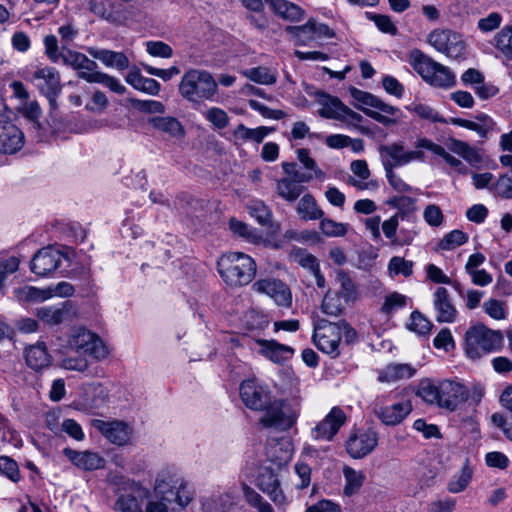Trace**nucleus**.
<instances>
[{
	"instance_id": "nucleus-1",
	"label": "nucleus",
	"mask_w": 512,
	"mask_h": 512,
	"mask_svg": "<svg viewBox=\"0 0 512 512\" xmlns=\"http://www.w3.org/2000/svg\"><path fill=\"white\" fill-rule=\"evenodd\" d=\"M408 61L417 74L430 86L450 89L456 85L454 72L448 66L435 61L421 50H411Z\"/></svg>"
},
{
	"instance_id": "nucleus-2",
	"label": "nucleus",
	"mask_w": 512,
	"mask_h": 512,
	"mask_svg": "<svg viewBox=\"0 0 512 512\" xmlns=\"http://www.w3.org/2000/svg\"><path fill=\"white\" fill-rule=\"evenodd\" d=\"M301 407L302 401L298 396L284 399L272 397L269 405L262 410L259 422L265 428L287 431L296 424Z\"/></svg>"
},
{
	"instance_id": "nucleus-3",
	"label": "nucleus",
	"mask_w": 512,
	"mask_h": 512,
	"mask_svg": "<svg viewBox=\"0 0 512 512\" xmlns=\"http://www.w3.org/2000/svg\"><path fill=\"white\" fill-rule=\"evenodd\" d=\"M222 279L230 286H244L252 282L256 274V263L247 254L230 252L217 261Z\"/></svg>"
},
{
	"instance_id": "nucleus-4",
	"label": "nucleus",
	"mask_w": 512,
	"mask_h": 512,
	"mask_svg": "<svg viewBox=\"0 0 512 512\" xmlns=\"http://www.w3.org/2000/svg\"><path fill=\"white\" fill-rule=\"evenodd\" d=\"M503 345V334L483 324L470 327L465 333L464 351L471 360L499 350Z\"/></svg>"
},
{
	"instance_id": "nucleus-5",
	"label": "nucleus",
	"mask_w": 512,
	"mask_h": 512,
	"mask_svg": "<svg viewBox=\"0 0 512 512\" xmlns=\"http://www.w3.org/2000/svg\"><path fill=\"white\" fill-rule=\"evenodd\" d=\"M217 82L209 73L200 69H189L182 76L179 93L190 102L212 100L217 92Z\"/></svg>"
},
{
	"instance_id": "nucleus-6",
	"label": "nucleus",
	"mask_w": 512,
	"mask_h": 512,
	"mask_svg": "<svg viewBox=\"0 0 512 512\" xmlns=\"http://www.w3.org/2000/svg\"><path fill=\"white\" fill-rule=\"evenodd\" d=\"M316 97V102L320 106L318 114L321 117L340 121L347 126L359 128L362 133L366 132L363 127L358 126L363 121L362 115L350 109L338 97L322 91H318Z\"/></svg>"
},
{
	"instance_id": "nucleus-7",
	"label": "nucleus",
	"mask_w": 512,
	"mask_h": 512,
	"mask_svg": "<svg viewBox=\"0 0 512 512\" xmlns=\"http://www.w3.org/2000/svg\"><path fill=\"white\" fill-rule=\"evenodd\" d=\"M427 42L448 58L454 60L466 59L467 44L458 32L450 29H434L428 34Z\"/></svg>"
},
{
	"instance_id": "nucleus-8",
	"label": "nucleus",
	"mask_w": 512,
	"mask_h": 512,
	"mask_svg": "<svg viewBox=\"0 0 512 512\" xmlns=\"http://www.w3.org/2000/svg\"><path fill=\"white\" fill-rule=\"evenodd\" d=\"M378 152L385 171L394 170V168L407 165L414 160L423 161L425 156L424 152L420 150H405L404 143L401 141L382 144L378 147Z\"/></svg>"
},
{
	"instance_id": "nucleus-9",
	"label": "nucleus",
	"mask_w": 512,
	"mask_h": 512,
	"mask_svg": "<svg viewBox=\"0 0 512 512\" xmlns=\"http://www.w3.org/2000/svg\"><path fill=\"white\" fill-rule=\"evenodd\" d=\"M313 341L323 353L333 357L338 356L341 333L337 322H330L326 319L318 320L314 327Z\"/></svg>"
},
{
	"instance_id": "nucleus-10",
	"label": "nucleus",
	"mask_w": 512,
	"mask_h": 512,
	"mask_svg": "<svg viewBox=\"0 0 512 512\" xmlns=\"http://www.w3.org/2000/svg\"><path fill=\"white\" fill-rule=\"evenodd\" d=\"M240 398L244 405L254 411L262 412L269 405L272 396L268 386L256 379H247L240 384Z\"/></svg>"
},
{
	"instance_id": "nucleus-11",
	"label": "nucleus",
	"mask_w": 512,
	"mask_h": 512,
	"mask_svg": "<svg viewBox=\"0 0 512 512\" xmlns=\"http://www.w3.org/2000/svg\"><path fill=\"white\" fill-rule=\"evenodd\" d=\"M347 416L342 408L334 406L329 413L311 429L310 436L315 441L330 442L346 423Z\"/></svg>"
},
{
	"instance_id": "nucleus-12",
	"label": "nucleus",
	"mask_w": 512,
	"mask_h": 512,
	"mask_svg": "<svg viewBox=\"0 0 512 512\" xmlns=\"http://www.w3.org/2000/svg\"><path fill=\"white\" fill-rule=\"evenodd\" d=\"M70 345L80 354L89 355L96 360L104 359L108 355L103 341L86 329H79L71 338Z\"/></svg>"
},
{
	"instance_id": "nucleus-13",
	"label": "nucleus",
	"mask_w": 512,
	"mask_h": 512,
	"mask_svg": "<svg viewBox=\"0 0 512 512\" xmlns=\"http://www.w3.org/2000/svg\"><path fill=\"white\" fill-rule=\"evenodd\" d=\"M378 444V434L372 429L351 432L346 441V451L354 459L370 454Z\"/></svg>"
},
{
	"instance_id": "nucleus-14",
	"label": "nucleus",
	"mask_w": 512,
	"mask_h": 512,
	"mask_svg": "<svg viewBox=\"0 0 512 512\" xmlns=\"http://www.w3.org/2000/svg\"><path fill=\"white\" fill-rule=\"evenodd\" d=\"M439 407L448 411H455L469 398V390L465 385L453 380L439 382Z\"/></svg>"
},
{
	"instance_id": "nucleus-15",
	"label": "nucleus",
	"mask_w": 512,
	"mask_h": 512,
	"mask_svg": "<svg viewBox=\"0 0 512 512\" xmlns=\"http://www.w3.org/2000/svg\"><path fill=\"white\" fill-rule=\"evenodd\" d=\"M66 256L58 249L48 246L40 249L30 262V270L38 276H47L56 271Z\"/></svg>"
},
{
	"instance_id": "nucleus-16",
	"label": "nucleus",
	"mask_w": 512,
	"mask_h": 512,
	"mask_svg": "<svg viewBox=\"0 0 512 512\" xmlns=\"http://www.w3.org/2000/svg\"><path fill=\"white\" fill-rule=\"evenodd\" d=\"M253 289L272 298L278 306L289 308L292 305L291 289L279 279H260L253 284Z\"/></svg>"
},
{
	"instance_id": "nucleus-17",
	"label": "nucleus",
	"mask_w": 512,
	"mask_h": 512,
	"mask_svg": "<svg viewBox=\"0 0 512 512\" xmlns=\"http://www.w3.org/2000/svg\"><path fill=\"white\" fill-rule=\"evenodd\" d=\"M93 426L98 429L111 443L123 446L129 443L132 436V428L123 421L106 422L94 420Z\"/></svg>"
},
{
	"instance_id": "nucleus-18",
	"label": "nucleus",
	"mask_w": 512,
	"mask_h": 512,
	"mask_svg": "<svg viewBox=\"0 0 512 512\" xmlns=\"http://www.w3.org/2000/svg\"><path fill=\"white\" fill-rule=\"evenodd\" d=\"M412 411L411 402L408 400L384 405L377 403L374 413L378 419L387 426L400 424Z\"/></svg>"
},
{
	"instance_id": "nucleus-19",
	"label": "nucleus",
	"mask_w": 512,
	"mask_h": 512,
	"mask_svg": "<svg viewBox=\"0 0 512 512\" xmlns=\"http://www.w3.org/2000/svg\"><path fill=\"white\" fill-rule=\"evenodd\" d=\"M24 145L23 132L13 123L0 120V153L14 154Z\"/></svg>"
},
{
	"instance_id": "nucleus-20",
	"label": "nucleus",
	"mask_w": 512,
	"mask_h": 512,
	"mask_svg": "<svg viewBox=\"0 0 512 512\" xmlns=\"http://www.w3.org/2000/svg\"><path fill=\"white\" fill-rule=\"evenodd\" d=\"M26 365L36 373L42 372L52 364V356L44 342H37L24 350Z\"/></svg>"
},
{
	"instance_id": "nucleus-21",
	"label": "nucleus",
	"mask_w": 512,
	"mask_h": 512,
	"mask_svg": "<svg viewBox=\"0 0 512 512\" xmlns=\"http://www.w3.org/2000/svg\"><path fill=\"white\" fill-rule=\"evenodd\" d=\"M433 306L438 322L451 323L455 320L457 310L452 303L449 291L444 287H438L433 294Z\"/></svg>"
},
{
	"instance_id": "nucleus-22",
	"label": "nucleus",
	"mask_w": 512,
	"mask_h": 512,
	"mask_svg": "<svg viewBox=\"0 0 512 512\" xmlns=\"http://www.w3.org/2000/svg\"><path fill=\"white\" fill-rule=\"evenodd\" d=\"M63 454L73 465L85 471H93L105 466V459L96 452L88 450L80 452L71 448H65Z\"/></svg>"
},
{
	"instance_id": "nucleus-23",
	"label": "nucleus",
	"mask_w": 512,
	"mask_h": 512,
	"mask_svg": "<svg viewBox=\"0 0 512 512\" xmlns=\"http://www.w3.org/2000/svg\"><path fill=\"white\" fill-rule=\"evenodd\" d=\"M32 79L37 81L36 86L41 94L61 92L60 74L54 67L45 66L34 71Z\"/></svg>"
},
{
	"instance_id": "nucleus-24",
	"label": "nucleus",
	"mask_w": 512,
	"mask_h": 512,
	"mask_svg": "<svg viewBox=\"0 0 512 512\" xmlns=\"http://www.w3.org/2000/svg\"><path fill=\"white\" fill-rule=\"evenodd\" d=\"M75 311L69 301L59 306L42 307L37 310V317L48 325H59L72 318Z\"/></svg>"
},
{
	"instance_id": "nucleus-25",
	"label": "nucleus",
	"mask_w": 512,
	"mask_h": 512,
	"mask_svg": "<svg viewBox=\"0 0 512 512\" xmlns=\"http://www.w3.org/2000/svg\"><path fill=\"white\" fill-rule=\"evenodd\" d=\"M131 494L120 495L115 502V510L119 512H142L141 504L137 497H148L149 491L140 484L130 483Z\"/></svg>"
},
{
	"instance_id": "nucleus-26",
	"label": "nucleus",
	"mask_w": 512,
	"mask_h": 512,
	"mask_svg": "<svg viewBox=\"0 0 512 512\" xmlns=\"http://www.w3.org/2000/svg\"><path fill=\"white\" fill-rule=\"evenodd\" d=\"M179 479L177 475L170 469L161 470L155 479L154 490L155 493L163 500L168 503H172V497L174 495V489L179 486Z\"/></svg>"
},
{
	"instance_id": "nucleus-27",
	"label": "nucleus",
	"mask_w": 512,
	"mask_h": 512,
	"mask_svg": "<svg viewBox=\"0 0 512 512\" xmlns=\"http://www.w3.org/2000/svg\"><path fill=\"white\" fill-rule=\"evenodd\" d=\"M258 488L276 504L282 505L285 503V495L280 488V483L277 475L271 471H266L258 477Z\"/></svg>"
},
{
	"instance_id": "nucleus-28",
	"label": "nucleus",
	"mask_w": 512,
	"mask_h": 512,
	"mask_svg": "<svg viewBox=\"0 0 512 512\" xmlns=\"http://www.w3.org/2000/svg\"><path fill=\"white\" fill-rule=\"evenodd\" d=\"M148 123L157 131L167 134L171 138H182L185 129L181 122L172 116L150 117Z\"/></svg>"
},
{
	"instance_id": "nucleus-29",
	"label": "nucleus",
	"mask_w": 512,
	"mask_h": 512,
	"mask_svg": "<svg viewBox=\"0 0 512 512\" xmlns=\"http://www.w3.org/2000/svg\"><path fill=\"white\" fill-rule=\"evenodd\" d=\"M350 94H351L352 98L355 101L359 102L360 104L376 108L383 113L390 114L393 116H396L397 114L400 113L399 108L389 105L387 103H384L378 97L374 96L373 94H371L369 92L362 91L357 88H351Z\"/></svg>"
},
{
	"instance_id": "nucleus-30",
	"label": "nucleus",
	"mask_w": 512,
	"mask_h": 512,
	"mask_svg": "<svg viewBox=\"0 0 512 512\" xmlns=\"http://www.w3.org/2000/svg\"><path fill=\"white\" fill-rule=\"evenodd\" d=\"M88 53L94 58L101 61L107 67H115L124 70L129 66L127 56L122 52H115L106 49L89 48Z\"/></svg>"
},
{
	"instance_id": "nucleus-31",
	"label": "nucleus",
	"mask_w": 512,
	"mask_h": 512,
	"mask_svg": "<svg viewBox=\"0 0 512 512\" xmlns=\"http://www.w3.org/2000/svg\"><path fill=\"white\" fill-rule=\"evenodd\" d=\"M257 343L261 346L264 356L275 363H281L288 358V355L294 353V349L290 346L280 344L276 340L259 339Z\"/></svg>"
},
{
	"instance_id": "nucleus-32",
	"label": "nucleus",
	"mask_w": 512,
	"mask_h": 512,
	"mask_svg": "<svg viewBox=\"0 0 512 512\" xmlns=\"http://www.w3.org/2000/svg\"><path fill=\"white\" fill-rule=\"evenodd\" d=\"M296 212L304 221L319 220L324 216V211L318 206L316 199L310 193L304 194L297 203Z\"/></svg>"
},
{
	"instance_id": "nucleus-33",
	"label": "nucleus",
	"mask_w": 512,
	"mask_h": 512,
	"mask_svg": "<svg viewBox=\"0 0 512 512\" xmlns=\"http://www.w3.org/2000/svg\"><path fill=\"white\" fill-rule=\"evenodd\" d=\"M126 82L133 88L153 96L158 95L161 88L158 81L142 76L137 68H133L129 71L126 76Z\"/></svg>"
},
{
	"instance_id": "nucleus-34",
	"label": "nucleus",
	"mask_w": 512,
	"mask_h": 512,
	"mask_svg": "<svg viewBox=\"0 0 512 512\" xmlns=\"http://www.w3.org/2000/svg\"><path fill=\"white\" fill-rule=\"evenodd\" d=\"M13 295L20 303H38L51 298V294L45 289L28 285L14 288Z\"/></svg>"
},
{
	"instance_id": "nucleus-35",
	"label": "nucleus",
	"mask_w": 512,
	"mask_h": 512,
	"mask_svg": "<svg viewBox=\"0 0 512 512\" xmlns=\"http://www.w3.org/2000/svg\"><path fill=\"white\" fill-rule=\"evenodd\" d=\"M271 9L281 18L289 21H299L303 16V10L288 0H265Z\"/></svg>"
},
{
	"instance_id": "nucleus-36",
	"label": "nucleus",
	"mask_w": 512,
	"mask_h": 512,
	"mask_svg": "<svg viewBox=\"0 0 512 512\" xmlns=\"http://www.w3.org/2000/svg\"><path fill=\"white\" fill-rule=\"evenodd\" d=\"M305 187L297 183V181L289 180L283 177L276 181L277 195L288 203L295 202L304 192Z\"/></svg>"
},
{
	"instance_id": "nucleus-37",
	"label": "nucleus",
	"mask_w": 512,
	"mask_h": 512,
	"mask_svg": "<svg viewBox=\"0 0 512 512\" xmlns=\"http://www.w3.org/2000/svg\"><path fill=\"white\" fill-rule=\"evenodd\" d=\"M415 370L408 364L388 365L378 373L379 382H395L405 378H411Z\"/></svg>"
},
{
	"instance_id": "nucleus-38",
	"label": "nucleus",
	"mask_w": 512,
	"mask_h": 512,
	"mask_svg": "<svg viewBox=\"0 0 512 512\" xmlns=\"http://www.w3.org/2000/svg\"><path fill=\"white\" fill-rule=\"evenodd\" d=\"M343 475L345 479L344 494L346 496H353L357 494L364 484L366 475L361 470H355L351 467H344Z\"/></svg>"
},
{
	"instance_id": "nucleus-39",
	"label": "nucleus",
	"mask_w": 512,
	"mask_h": 512,
	"mask_svg": "<svg viewBox=\"0 0 512 512\" xmlns=\"http://www.w3.org/2000/svg\"><path fill=\"white\" fill-rule=\"evenodd\" d=\"M416 200L408 196H394L387 200V205L397 209L393 216L401 220L409 219L416 210Z\"/></svg>"
},
{
	"instance_id": "nucleus-40",
	"label": "nucleus",
	"mask_w": 512,
	"mask_h": 512,
	"mask_svg": "<svg viewBox=\"0 0 512 512\" xmlns=\"http://www.w3.org/2000/svg\"><path fill=\"white\" fill-rule=\"evenodd\" d=\"M286 31L291 34L296 45H311L315 40L312 19L302 26H287Z\"/></svg>"
},
{
	"instance_id": "nucleus-41",
	"label": "nucleus",
	"mask_w": 512,
	"mask_h": 512,
	"mask_svg": "<svg viewBox=\"0 0 512 512\" xmlns=\"http://www.w3.org/2000/svg\"><path fill=\"white\" fill-rule=\"evenodd\" d=\"M247 211L260 225L269 226L272 220L271 209L261 200H251L247 203Z\"/></svg>"
},
{
	"instance_id": "nucleus-42",
	"label": "nucleus",
	"mask_w": 512,
	"mask_h": 512,
	"mask_svg": "<svg viewBox=\"0 0 512 512\" xmlns=\"http://www.w3.org/2000/svg\"><path fill=\"white\" fill-rule=\"evenodd\" d=\"M439 383L436 384L431 379H422L419 382L417 389V396H419L424 402L437 405L439 407Z\"/></svg>"
},
{
	"instance_id": "nucleus-43",
	"label": "nucleus",
	"mask_w": 512,
	"mask_h": 512,
	"mask_svg": "<svg viewBox=\"0 0 512 512\" xmlns=\"http://www.w3.org/2000/svg\"><path fill=\"white\" fill-rule=\"evenodd\" d=\"M344 306V299L339 292L328 291L322 301L321 309L327 315L338 316L342 314Z\"/></svg>"
},
{
	"instance_id": "nucleus-44",
	"label": "nucleus",
	"mask_w": 512,
	"mask_h": 512,
	"mask_svg": "<svg viewBox=\"0 0 512 512\" xmlns=\"http://www.w3.org/2000/svg\"><path fill=\"white\" fill-rule=\"evenodd\" d=\"M494 45L507 60H512V25L505 26L495 35Z\"/></svg>"
},
{
	"instance_id": "nucleus-45",
	"label": "nucleus",
	"mask_w": 512,
	"mask_h": 512,
	"mask_svg": "<svg viewBox=\"0 0 512 512\" xmlns=\"http://www.w3.org/2000/svg\"><path fill=\"white\" fill-rule=\"evenodd\" d=\"M410 112L416 114L419 118L430 121L432 123H447L448 121L442 117L434 108L424 103H412L406 107Z\"/></svg>"
},
{
	"instance_id": "nucleus-46",
	"label": "nucleus",
	"mask_w": 512,
	"mask_h": 512,
	"mask_svg": "<svg viewBox=\"0 0 512 512\" xmlns=\"http://www.w3.org/2000/svg\"><path fill=\"white\" fill-rule=\"evenodd\" d=\"M244 75L251 81L262 85H272L277 80L275 73L271 69L261 66L246 70Z\"/></svg>"
},
{
	"instance_id": "nucleus-47",
	"label": "nucleus",
	"mask_w": 512,
	"mask_h": 512,
	"mask_svg": "<svg viewBox=\"0 0 512 512\" xmlns=\"http://www.w3.org/2000/svg\"><path fill=\"white\" fill-rule=\"evenodd\" d=\"M271 130L267 127L261 126L255 129L246 127L244 124H239L234 131L235 137L242 140H253L257 143L263 141Z\"/></svg>"
},
{
	"instance_id": "nucleus-48",
	"label": "nucleus",
	"mask_w": 512,
	"mask_h": 512,
	"mask_svg": "<svg viewBox=\"0 0 512 512\" xmlns=\"http://www.w3.org/2000/svg\"><path fill=\"white\" fill-rule=\"evenodd\" d=\"M243 495L248 504L258 512H274L272 506L263 500L262 496L246 484L242 486Z\"/></svg>"
},
{
	"instance_id": "nucleus-49",
	"label": "nucleus",
	"mask_w": 512,
	"mask_h": 512,
	"mask_svg": "<svg viewBox=\"0 0 512 512\" xmlns=\"http://www.w3.org/2000/svg\"><path fill=\"white\" fill-rule=\"evenodd\" d=\"M468 241V235L461 230H453L447 233L439 242V248L442 250H453Z\"/></svg>"
},
{
	"instance_id": "nucleus-50",
	"label": "nucleus",
	"mask_w": 512,
	"mask_h": 512,
	"mask_svg": "<svg viewBox=\"0 0 512 512\" xmlns=\"http://www.w3.org/2000/svg\"><path fill=\"white\" fill-rule=\"evenodd\" d=\"M19 267V259L11 256L8 258L0 259V293L5 294L6 286L5 281L8 275L16 272Z\"/></svg>"
},
{
	"instance_id": "nucleus-51",
	"label": "nucleus",
	"mask_w": 512,
	"mask_h": 512,
	"mask_svg": "<svg viewBox=\"0 0 512 512\" xmlns=\"http://www.w3.org/2000/svg\"><path fill=\"white\" fill-rule=\"evenodd\" d=\"M320 229L328 237H341L347 233L348 224L336 222L329 218H322Z\"/></svg>"
},
{
	"instance_id": "nucleus-52",
	"label": "nucleus",
	"mask_w": 512,
	"mask_h": 512,
	"mask_svg": "<svg viewBox=\"0 0 512 512\" xmlns=\"http://www.w3.org/2000/svg\"><path fill=\"white\" fill-rule=\"evenodd\" d=\"M491 191L504 199H512V173L501 175L498 180L491 184Z\"/></svg>"
},
{
	"instance_id": "nucleus-53",
	"label": "nucleus",
	"mask_w": 512,
	"mask_h": 512,
	"mask_svg": "<svg viewBox=\"0 0 512 512\" xmlns=\"http://www.w3.org/2000/svg\"><path fill=\"white\" fill-rule=\"evenodd\" d=\"M0 473L14 483L21 477L17 462L8 456H0Z\"/></svg>"
},
{
	"instance_id": "nucleus-54",
	"label": "nucleus",
	"mask_w": 512,
	"mask_h": 512,
	"mask_svg": "<svg viewBox=\"0 0 512 512\" xmlns=\"http://www.w3.org/2000/svg\"><path fill=\"white\" fill-rule=\"evenodd\" d=\"M409 329L419 335H427L432 327L431 322L418 311H413L410 316Z\"/></svg>"
},
{
	"instance_id": "nucleus-55",
	"label": "nucleus",
	"mask_w": 512,
	"mask_h": 512,
	"mask_svg": "<svg viewBox=\"0 0 512 512\" xmlns=\"http://www.w3.org/2000/svg\"><path fill=\"white\" fill-rule=\"evenodd\" d=\"M449 122L453 125L475 131L480 137H486L487 133L493 129L492 126L487 124H480L476 123L475 121L462 118H450Z\"/></svg>"
},
{
	"instance_id": "nucleus-56",
	"label": "nucleus",
	"mask_w": 512,
	"mask_h": 512,
	"mask_svg": "<svg viewBox=\"0 0 512 512\" xmlns=\"http://www.w3.org/2000/svg\"><path fill=\"white\" fill-rule=\"evenodd\" d=\"M131 103L134 108L143 113L163 114L165 112V106L160 101L133 99Z\"/></svg>"
},
{
	"instance_id": "nucleus-57",
	"label": "nucleus",
	"mask_w": 512,
	"mask_h": 512,
	"mask_svg": "<svg viewBox=\"0 0 512 512\" xmlns=\"http://www.w3.org/2000/svg\"><path fill=\"white\" fill-rule=\"evenodd\" d=\"M230 230L246 240L254 241L257 238L256 230L251 228L246 223L232 218L229 222Z\"/></svg>"
},
{
	"instance_id": "nucleus-58",
	"label": "nucleus",
	"mask_w": 512,
	"mask_h": 512,
	"mask_svg": "<svg viewBox=\"0 0 512 512\" xmlns=\"http://www.w3.org/2000/svg\"><path fill=\"white\" fill-rule=\"evenodd\" d=\"M60 59L64 65L72 67L74 70H77V68L82 65L83 61L87 63V56L85 54L65 47L62 48V56Z\"/></svg>"
},
{
	"instance_id": "nucleus-59",
	"label": "nucleus",
	"mask_w": 512,
	"mask_h": 512,
	"mask_svg": "<svg viewBox=\"0 0 512 512\" xmlns=\"http://www.w3.org/2000/svg\"><path fill=\"white\" fill-rule=\"evenodd\" d=\"M484 311L495 320L506 318L505 303L497 299H489L483 304Z\"/></svg>"
},
{
	"instance_id": "nucleus-60",
	"label": "nucleus",
	"mask_w": 512,
	"mask_h": 512,
	"mask_svg": "<svg viewBox=\"0 0 512 512\" xmlns=\"http://www.w3.org/2000/svg\"><path fill=\"white\" fill-rule=\"evenodd\" d=\"M97 68V63L94 60H91L87 57V63L83 61L82 65L79 68H77V76L87 81L88 83H95V80L92 79L102 73L98 71Z\"/></svg>"
},
{
	"instance_id": "nucleus-61",
	"label": "nucleus",
	"mask_w": 512,
	"mask_h": 512,
	"mask_svg": "<svg viewBox=\"0 0 512 512\" xmlns=\"http://www.w3.org/2000/svg\"><path fill=\"white\" fill-rule=\"evenodd\" d=\"M205 118L218 129H224L229 123L227 113L223 109L217 107H212L207 110L205 112Z\"/></svg>"
},
{
	"instance_id": "nucleus-62",
	"label": "nucleus",
	"mask_w": 512,
	"mask_h": 512,
	"mask_svg": "<svg viewBox=\"0 0 512 512\" xmlns=\"http://www.w3.org/2000/svg\"><path fill=\"white\" fill-rule=\"evenodd\" d=\"M388 268L391 273L408 277L413 272V262L401 257H393L389 262Z\"/></svg>"
},
{
	"instance_id": "nucleus-63",
	"label": "nucleus",
	"mask_w": 512,
	"mask_h": 512,
	"mask_svg": "<svg viewBox=\"0 0 512 512\" xmlns=\"http://www.w3.org/2000/svg\"><path fill=\"white\" fill-rule=\"evenodd\" d=\"M471 480V471L465 467L448 484V490L452 493L463 491Z\"/></svg>"
},
{
	"instance_id": "nucleus-64",
	"label": "nucleus",
	"mask_w": 512,
	"mask_h": 512,
	"mask_svg": "<svg viewBox=\"0 0 512 512\" xmlns=\"http://www.w3.org/2000/svg\"><path fill=\"white\" fill-rule=\"evenodd\" d=\"M294 258L300 266L308 269L311 273L318 271L319 263L317 258L306 250H298L295 253Z\"/></svg>"
}]
</instances>
